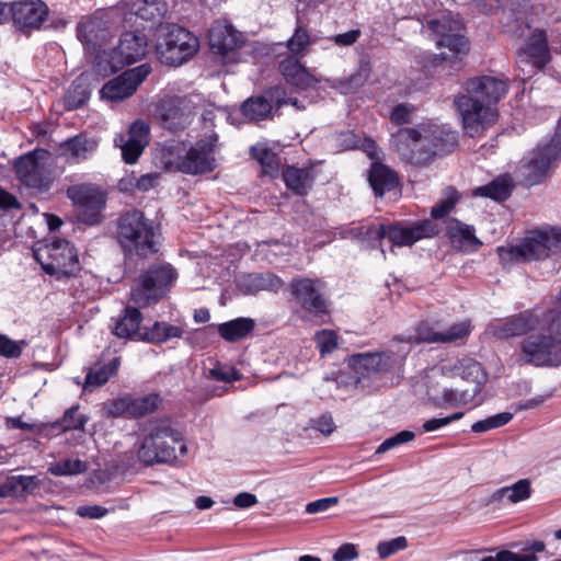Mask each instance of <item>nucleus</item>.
I'll use <instances>...</instances> for the list:
<instances>
[{
  "mask_svg": "<svg viewBox=\"0 0 561 561\" xmlns=\"http://www.w3.org/2000/svg\"><path fill=\"white\" fill-rule=\"evenodd\" d=\"M286 187L298 196H305L311 190L314 176L310 169L288 165L283 170Z\"/></svg>",
  "mask_w": 561,
  "mask_h": 561,
  "instance_id": "72a5a7b5",
  "label": "nucleus"
},
{
  "mask_svg": "<svg viewBox=\"0 0 561 561\" xmlns=\"http://www.w3.org/2000/svg\"><path fill=\"white\" fill-rule=\"evenodd\" d=\"M48 15V7L41 0H24L11 3V19L23 31L37 30Z\"/></svg>",
  "mask_w": 561,
  "mask_h": 561,
  "instance_id": "412c9836",
  "label": "nucleus"
},
{
  "mask_svg": "<svg viewBox=\"0 0 561 561\" xmlns=\"http://www.w3.org/2000/svg\"><path fill=\"white\" fill-rule=\"evenodd\" d=\"M278 69L285 81L299 91L313 88L318 80L295 56H288L279 62Z\"/></svg>",
  "mask_w": 561,
  "mask_h": 561,
  "instance_id": "a878e982",
  "label": "nucleus"
},
{
  "mask_svg": "<svg viewBox=\"0 0 561 561\" xmlns=\"http://www.w3.org/2000/svg\"><path fill=\"white\" fill-rule=\"evenodd\" d=\"M198 39L186 28L170 25L159 38L157 54L162 64L180 66L192 58L198 50Z\"/></svg>",
  "mask_w": 561,
  "mask_h": 561,
  "instance_id": "9b49d317",
  "label": "nucleus"
},
{
  "mask_svg": "<svg viewBox=\"0 0 561 561\" xmlns=\"http://www.w3.org/2000/svg\"><path fill=\"white\" fill-rule=\"evenodd\" d=\"M192 108L186 96L165 95L156 102L153 116L161 127L175 133L190 125Z\"/></svg>",
  "mask_w": 561,
  "mask_h": 561,
  "instance_id": "dca6fc26",
  "label": "nucleus"
},
{
  "mask_svg": "<svg viewBox=\"0 0 561 561\" xmlns=\"http://www.w3.org/2000/svg\"><path fill=\"white\" fill-rule=\"evenodd\" d=\"M87 470V465L80 459H66L53 463L48 471L57 477L72 476L82 473Z\"/></svg>",
  "mask_w": 561,
  "mask_h": 561,
  "instance_id": "864d4df0",
  "label": "nucleus"
},
{
  "mask_svg": "<svg viewBox=\"0 0 561 561\" xmlns=\"http://www.w3.org/2000/svg\"><path fill=\"white\" fill-rule=\"evenodd\" d=\"M108 22L103 15L84 16L77 25V36L87 47L96 49L101 47L110 37Z\"/></svg>",
  "mask_w": 561,
  "mask_h": 561,
  "instance_id": "393cba45",
  "label": "nucleus"
},
{
  "mask_svg": "<svg viewBox=\"0 0 561 561\" xmlns=\"http://www.w3.org/2000/svg\"><path fill=\"white\" fill-rule=\"evenodd\" d=\"M183 456L187 447L182 434L165 421L151 422L141 445L138 448V459L146 466L159 462H171L176 459V448Z\"/></svg>",
  "mask_w": 561,
  "mask_h": 561,
  "instance_id": "20e7f679",
  "label": "nucleus"
},
{
  "mask_svg": "<svg viewBox=\"0 0 561 561\" xmlns=\"http://www.w3.org/2000/svg\"><path fill=\"white\" fill-rule=\"evenodd\" d=\"M465 90L467 93L457 96L455 105L465 131L470 137H476L496 123V104L507 93L508 83L501 78L480 76L467 80Z\"/></svg>",
  "mask_w": 561,
  "mask_h": 561,
  "instance_id": "f257e3e1",
  "label": "nucleus"
},
{
  "mask_svg": "<svg viewBox=\"0 0 561 561\" xmlns=\"http://www.w3.org/2000/svg\"><path fill=\"white\" fill-rule=\"evenodd\" d=\"M368 181L377 197H382L387 192H391L399 186L397 172L380 162L371 164Z\"/></svg>",
  "mask_w": 561,
  "mask_h": 561,
  "instance_id": "c756f323",
  "label": "nucleus"
},
{
  "mask_svg": "<svg viewBox=\"0 0 561 561\" xmlns=\"http://www.w3.org/2000/svg\"><path fill=\"white\" fill-rule=\"evenodd\" d=\"M531 494L530 482L527 479H522L511 486H504L493 493V501L506 500L511 503H518L527 500Z\"/></svg>",
  "mask_w": 561,
  "mask_h": 561,
  "instance_id": "37998d69",
  "label": "nucleus"
},
{
  "mask_svg": "<svg viewBox=\"0 0 561 561\" xmlns=\"http://www.w3.org/2000/svg\"><path fill=\"white\" fill-rule=\"evenodd\" d=\"M124 67V64L119 56L116 54L115 48L111 50H98L93 61V71L105 78Z\"/></svg>",
  "mask_w": 561,
  "mask_h": 561,
  "instance_id": "ea45409f",
  "label": "nucleus"
},
{
  "mask_svg": "<svg viewBox=\"0 0 561 561\" xmlns=\"http://www.w3.org/2000/svg\"><path fill=\"white\" fill-rule=\"evenodd\" d=\"M355 231L356 236L363 240L380 241L388 238L396 247H411L424 238H431L438 233L437 226L430 219L417 220L408 226L401 224L379 225L378 227L362 226Z\"/></svg>",
  "mask_w": 561,
  "mask_h": 561,
  "instance_id": "0eeeda50",
  "label": "nucleus"
},
{
  "mask_svg": "<svg viewBox=\"0 0 561 561\" xmlns=\"http://www.w3.org/2000/svg\"><path fill=\"white\" fill-rule=\"evenodd\" d=\"M470 333V324L469 322H459L451 325L447 332H442V341L440 343H449L457 340H461L469 335Z\"/></svg>",
  "mask_w": 561,
  "mask_h": 561,
  "instance_id": "e2e57ef3",
  "label": "nucleus"
},
{
  "mask_svg": "<svg viewBox=\"0 0 561 561\" xmlns=\"http://www.w3.org/2000/svg\"><path fill=\"white\" fill-rule=\"evenodd\" d=\"M540 324V318L536 313L524 311L504 321L492 323L489 329L493 336L497 339H508L529 334L538 329Z\"/></svg>",
  "mask_w": 561,
  "mask_h": 561,
  "instance_id": "4be33fe9",
  "label": "nucleus"
},
{
  "mask_svg": "<svg viewBox=\"0 0 561 561\" xmlns=\"http://www.w3.org/2000/svg\"><path fill=\"white\" fill-rule=\"evenodd\" d=\"M426 27L436 36L442 60L460 61L469 53V41L461 34L462 24L450 14L428 20Z\"/></svg>",
  "mask_w": 561,
  "mask_h": 561,
  "instance_id": "6e6552de",
  "label": "nucleus"
},
{
  "mask_svg": "<svg viewBox=\"0 0 561 561\" xmlns=\"http://www.w3.org/2000/svg\"><path fill=\"white\" fill-rule=\"evenodd\" d=\"M455 375L460 376L461 379L471 382L472 387L468 388L478 397L486 382V374L484 373L480 363L471 358H463L455 366Z\"/></svg>",
  "mask_w": 561,
  "mask_h": 561,
  "instance_id": "f704fd0d",
  "label": "nucleus"
},
{
  "mask_svg": "<svg viewBox=\"0 0 561 561\" xmlns=\"http://www.w3.org/2000/svg\"><path fill=\"white\" fill-rule=\"evenodd\" d=\"M518 51L524 58L533 59L538 66L545 67L550 61L547 35L540 30L535 31Z\"/></svg>",
  "mask_w": 561,
  "mask_h": 561,
  "instance_id": "473e14b6",
  "label": "nucleus"
},
{
  "mask_svg": "<svg viewBox=\"0 0 561 561\" xmlns=\"http://www.w3.org/2000/svg\"><path fill=\"white\" fill-rule=\"evenodd\" d=\"M175 278L170 265H152L141 276L137 288L131 289L130 298L139 306L158 301Z\"/></svg>",
  "mask_w": 561,
  "mask_h": 561,
  "instance_id": "2eb2a0df",
  "label": "nucleus"
},
{
  "mask_svg": "<svg viewBox=\"0 0 561 561\" xmlns=\"http://www.w3.org/2000/svg\"><path fill=\"white\" fill-rule=\"evenodd\" d=\"M47 153L46 150H34L16 159L14 170L19 180L24 185L32 188L48 187L49 179L42 162Z\"/></svg>",
  "mask_w": 561,
  "mask_h": 561,
  "instance_id": "6ab92c4d",
  "label": "nucleus"
},
{
  "mask_svg": "<svg viewBox=\"0 0 561 561\" xmlns=\"http://www.w3.org/2000/svg\"><path fill=\"white\" fill-rule=\"evenodd\" d=\"M408 547V541L404 536L396 537L391 540L381 541L377 546V551L380 559L391 557L398 551H401Z\"/></svg>",
  "mask_w": 561,
  "mask_h": 561,
  "instance_id": "13d9d810",
  "label": "nucleus"
},
{
  "mask_svg": "<svg viewBox=\"0 0 561 561\" xmlns=\"http://www.w3.org/2000/svg\"><path fill=\"white\" fill-rule=\"evenodd\" d=\"M513 417V414L510 412H502L492 416H489L484 420H480L474 422L471 425V431L473 433H484L493 428H499L501 426L506 425Z\"/></svg>",
  "mask_w": 561,
  "mask_h": 561,
  "instance_id": "5fc2aeb1",
  "label": "nucleus"
},
{
  "mask_svg": "<svg viewBox=\"0 0 561 561\" xmlns=\"http://www.w3.org/2000/svg\"><path fill=\"white\" fill-rule=\"evenodd\" d=\"M502 261H536L561 255V229L549 228L529 232L517 245L500 248Z\"/></svg>",
  "mask_w": 561,
  "mask_h": 561,
  "instance_id": "39448f33",
  "label": "nucleus"
},
{
  "mask_svg": "<svg viewBox=\"0 0 561 561\" xmlns=\"http://www.w3.org/2000/svg\"><path fill=\"white\" fill-rule=\"evenodd\" d=\"M516 65L518 68V77L526 81L531 78L533 75L543 69L542 66H538L530 58H524L523 54L517 51Z\"/></svg>",
  "mask_w": 561,
  "mask_h": 561,
  "instance_id": "680f3d73",
  "label": "nucleus"
},
{
  "mask_svg": "<svg viewBox=\"0 0 561 561\" xmlns=\"http://www.w3.org/2000/svg\"><path fill=\"white\" fill-rule=\"evenodd\" d=\"M370 72H371V67H370L369 61L362 60L359 62V66H358V69L356 70V72L351 75L350 78L347 79V82H346L347 87L350 89H357V88L364 85L367 82V80L369 79Z\"/></svg>",
  "mask_w": 561,
  "mask_h": 561,
  "instance_id": "052dcab7",
  "label": "nucleus"
},
{
  "mask_svg": "<svg viewBox=\"0 0 561 561\" xmlns=\"http://www.w3.org/2000/svg\"><path fill=\"white\" fill-rule=\"evenodd\" d=\"M477 396L469 389H444L439 396L435 397V404L439 408L460 407L474 401Z\"/></svg>",
  "mask_w": 561,
  "mask_h": 561,
  "instance_id": "c03bdc74",
  "label": "nucleus"
},
{
  "mask_svg": "<svg viewBox=\"0 0 561 561\" xmlns=\"http://www.w3.org/2000/svg\"><path fill=\"white\" fill-rule=\"evenodd\" d=\"M85 422L87 417H84L82 414H79L78 405H73L65 412L61 420H58L51 424V428L59 432L81 430L83 428Z\"/></svg>",
  "mask_w": 561,
  "mask_h": 561,
  "instance_id": "8fccbe9b",
  "label": "nucleus"
},
{
  "mask_svg": "<svg viewBox=\"0 0 561 561\" xmlns=\"http://www.w3.org/2000/svg\"><path fill=\"white\" fill-rule=\"evenodd\" d=\"M148 41L146 35L135 32H125L115 47L116 54L124 66L134 64L141 59L147 51Z\"/></svg>",
  "mask_w": 561,
  "mask_h": 561,
  "instance_id": "bb28decb",
  "label": "nucleus"
},
{
  "mask_svg": "<svg viewBox=\"0 0 561 561\" xmlns=\"http://www.w3.org/2000/svg\"><path fill=\"white\" fill-rule=\"evenodd\" d=\"M160 401L161 399L157 393H149L139 398L130 397V417H142L153 413Z\"/></svg>",
  "mask_w": 561,
  "mask_h": 561,
  "instance_id": "09e8293b",
  "label": "nucleus"
},
{
  "mask_svg": "<svg viewBox=\"0 0 561 561\" xmlns=\"http://www.w3.org/2000/svg\"><path fill=\"white\" fill-rule=\"evenodd\" d=\"M151 67L148 64H142L133 69L124 71L118 77L110 80L101 89V98L117 102L131 96L140 83L148 77Z\"/></svg>",
  "mask_w": 561,
  "mask_h": 561,
  "instance_id": "a211bd4d",
  "label": "nucleus"
},
{
  "mask_svg": "<svg viewBox=\"0 0 561 561\" xmlns=\"http://www.w3.org/2000/svg\"><path fill=\"white\" fill-rule=\"evenodd\" d=\"M414 106L409 103H400L396 105L390 114V119L397 125H403L411 122Z\"/></svg>",
  "mask_w": 561,
  "mask_h": 561,
  "instance_id": "0e129e2a",
  "label": "nucleus"
},
{
  "mask_svg": "<svg viewBox=\"0 0 561 561\" xmlns=\"http://www.w3.org/2000/svg\"><path fill=\"white\" fill-rule=\"evenodd\" d=\"M117 366L118 358H113L106 365L90 369L85 377L84 389L96 388L107 382V380L116 373Z\"/></svg>",
  "mask_w": 561,
  "mask_h": 561,
  "instance_id": "49530a36",
  "label": "nucleus"
},
{
  "mask_svg": "<svg viewBox=\"0 0 561 561\" xmlns=\"http://www.w3.org/2000/svg\"><path fill=\"white\" fill-rule=\"evenodd\" d=\"M410 350L408 346H402L398 351L356 353L348 356L347 363L357 375L370 377L376 374L389 373L401 366Z\"/></svg>",
  "mask_w": 561,
  "mask_h": 561,
  "instance_id": "ddd939ff",
  "label": "nucleus"
},
{
  "mask_svg": "<svg viewBox=\"0 0 561 561\" xmlns=\"http://www.w3.org/2000/svg\"><path fill=\"white\" fill-rule=\"evenodd\" d=\"M514 183L510 175H502L488 183L479 186L473 191V196L489 197L494 201L507 199L513 191Z\"/></svg>",
  "mask_w": 561,
  "mask_h": 561,
  "instance_id": "4c0bfd02",
  "label": "nucleus"
},
{
  "mask_svg": "<svg viewBox=\"0 0 561 561\" xmlns=\"http://www.w3.org/2000/svg\"><path fill=\"white\" fill-rule=\"evenodd\" d=\"M458 144L455 130L446 125L423 123L403 127L392 134L390 145L405 161L426 165L437 157L450 153Z\"/></svg>",
  "mask_w": 561,
  "mask_h": 561,
  "instance_id": "f03ea898",
  "label": "nucleus"
},
{
  "mask_svg": "<svg viewBox=\"0 0 561 561\" xmlns=\"http://www.w3.org/2000/svg\"><path fill=\"white\" fill-rule=\"evenodd\" d=\"M131 10L145 21L159 22L167 13L168 5L164 0H136Z\"/></svg>",
  "mask_w": 561,
  "mask_h": 561,
  "instance_id": "79ce46f5",
  "label": "nucleus"
},
{
  "mask_svg": "<svg viewBox=\"0 0 561 561\" xmlns=\"http://www.w3.org/2000/svg\"><path fill=\"white\" fill-rule=\"evenodd\" d=\"M262 95L263 98L267 99V102L271 104L272 110L274 106L276 108H280L282 106L287 104L286 90L283 87H272L265 90Z\"/></svg>",
  "mask_w": 561,
  "mask_h": 561,
  "instance_id": "338daca9",
  "label": "nucleus"
},
{
  "mask_svg": "<svg viewBox=\"0 0 561 561\" xmlns=\"http://www.w3.org/2000/svg\"><path fill=\"white\" fill-rule=\"evenodd\" d=\"M67 195L78 207L81 222L92 226L101 221L106 196L99 187L91 184L73 185L67 190Z\"/></svg>",
  "mask_w": 561,
  "mask_h": 561,
  "instance_id": "f3484780",
  "label": "nucleus"
},
{
  "mask_svg": "<svg viewBox=\"0 0 561 561\" xmlns=\"http://www.w3.org/2000/svg\"><path fill=\"white\" fill-rule=\"evenodd\" d=\"M396 341L404 343L403 346H408L410 348V344L412 343H440L442 332H437L434 328L426 321L421 322L416 329V335H409L407 337L397 336Z\"/></svg>",
  "mask_w": 561,
  "mask_h": 561,
  "instance_id": "de8ad7c7",
  "label": "nucleus"
},
{
  "mask_svg": "<svg viewBox=\"0 0 561 561\" xmlns=\"http://www.w3.org/2000/svg\"><path fill=\"white\" fill-rule=\"evenodd\" d=\"M255 328V322L251 318H237L218 324L219 335L227 342H237L247 337Z\"/></svg>",
  "mask_w": 561,
  "mask_h": 561,
  "instance_id": "e433bc0d",
  "label": "nucleus"
},
{
  "mask_svg": "<svg viewBox=\"0 0 561 561\" xmlns=\"http://www.w3.org/2000/svg\"><path fill=\"white\" fill-rule=\"evenodd\" d=\"M313 340L322 357L333 353L339 346V335L333 330L318 331Z\"/></svg>",
  "mask_w": 561,
  "mask_h": 561,
  "instance_id": "603ef678",
  "label": "nucleus"
},
{
  "mask_svg": "<svg viewBox=\"0 0 561 561\" xmlns=\"http://www.w3.org/2000/svg\"><path fill=\"white\" fill-rule=\"evenodd\" d=\"M251 156L260 163L264 175L271 178L278 175L280 159L277 153L266 146L257 144L251 147Z\"/></svg>",
  "mask_w": 561,
  "mask_h": 561,
  "instance_id": "a19ab883",
  "label": "nucleus"
},
{
  "mask_svg": "<svg viewBox=\"0 0 561 561\" xmlns=\"http://www.w3.org/2000/svg\"><path fill=\"white\" fill-rule=\"evenodd\" d=\"M522 545L520 550L527 552L524 556H519L508 550L499 551L495 556L488 554L492 552L493 549H476V550H466V551H457L456 558L461 559L462 561H537V558L534 554L542 552L546 548L545 542L541 540L534 541H525Z\"/></svg>",
  "mask_w": 561,
  "mask_h": 561,
  "instance_id": "aec40b11",
  "label": "nucleus"
},
{
  "mask_svg": "<svg viewBox=\"0 0 561 561\" xmlns=\"http://www.w3.org/2000/svg\"><path fill=\"white\" fill-rule=\"evenodd\" d=\"M309 45V34L302 27H297L295 34L288 39L287 47L294 54L301 53Z\"/></svg>",
  "mask_w": 561,
  "mask_h": 561,
  "instance_id": "69168bd1",
  "label": "nucleus"
},
{
  "mask_svg": "<svg viewBox=\"0 0 561 561\" xmlns=\"http://www.w3.org/2000/svg\"><path fill=\"white\" fill-rule=\"evenodd\" d=\"M217 135H210L199 139L192 146L184 156H180L183 151L180 145L173 146L171 152H176V160L165 159V168L170 171H180L186 174H204L215 169V158L213 152L216 146Z\"/></svg>",
  "mask_w": 561,
  "mask_h": 561,
  "instance_id": "1a4fd4ad",
  "label": "nucleus"
},
{
  "mask_svg": "<svg viewBox=\"0 0 561 561\" xmlns=\"http://www.w3.org/2000/svg\"><path fill=\"white\" fill-rule=\"evenodd\" d=\"M523 364L541 366L561 365V348L550 334L530 333L519 344Z\"/></svg>",
  "mask_w": 561,
  "mask_h": 561,
  "instance_id": "4468645a",
  "label": "nucleus"
},
{
  "mask_svg": "<svg viewBox=\"0 0 561 561\" xmlns=\"http://www.w3.org/2000/svg\"><path fill=\"white\" fill-rule=\"evenodd\" d=\"M320 279L294 277L289 283L290 294L297 305L296 313L302 321L322 324L330 314L329 301L323 294Z\"/></svg>",
  "mask_w": 561,
  "mask_h": 561,
  "instance_id": "423d86ee",
  "label": "nucleus"
},
{
  "mask_svg": "<svg viewBox=\"0 0 561 561\" xmlns=\"http://www.w3.org/2000/svg\"><path fill=\"white\" fill-rule=\"evenodd\" d=\"M208 39L210 47L220 55H227L244 44V36L241 32L227 21H215L209 31Z\"/></svg>",
  "mask_w": 561,
  "mask_h": 561,
  "instance_id": "b1692460",
  "label": "nucleus"
},
{
  "mask_svg": "<svg viewBox=\"0 0 561 561\" xmlns=\"http://www.w3.org/2000/svg\"><path fill=\"white\" fill-rule=\"evenodd\" d=\"M41 485L36 476H10L0 484L1 497H26Z\"/></svg>",
  "mask_w": 561,
  "mask_h": 561,
  "instance_id": "7c9ffc66",
  "label": "nucleus"
},
{
  "mask_svg": "<svg viewBox=\"0 0 561 561\" xmlns=\"http://www.w3.org/2000/svg\"><path fill=\"white\" fill-rule=\"evenodd\" d=\"M548 331L556 343L561 344V307L559 306L557 310L549 313Z\"/></svg>",
  "mask_w": 561,
  "mask_h": 561,
  "instance_id": "774afa93",
  "label": "nucleus"
},
{
  "mask_svg": "<svg viewBox=\"0 0 561 561\" xmlns=\"http://www.w3.org/2000/svg\"><path fill=\"white\" fill-rule=\"evenodd\" d=\"M149 126L138 119L130 125L126 138L123 135L115 138V145L121 147L123 160L127 164H133L138 160L149 144Z\"/></svg>",
  "mask_w": 561,
  "mask_h": 561,
  "instance_id": "5701e85b",
  "label": "nucleus"
},
{
  "mask_svg": "<svg viewBox=\"0 0 561 561\" xmlns=\"http://www.w3.org/2000/svg\"><path fill=\"white\" fill-rule=\"evenodd\" d=\"M116 234L125 253L146 257L158 252L154 224L138 209L127 210L119 216Z\"/></svg>",
  "mask_w": 561,
  "mask_h": 561,
  "instance_id": "7ed1b4c3",
  "label": "nucleus"
},
{
  "mask_svg": "<svg viewBox=\"0 0 561 561\" xmlns=\"http://www.w3.org/2000/svg\"><path fill=\"white\" fill-rule=\"evenodd\" d=\"M459 201V194L454 187H448L446 197L435 205L431 210V216L434 219H440L450 213Z\"/></svg>",
  "mask_w": 561,
  "mask_h": 561,
  "instance_id": "6e6d98bb",
  "label": "nucleus"
},
{
  "mask_svg": "<svg viewBox=\"0 0 561 561\" xmlns=\"http://www.w3.org/2000/svg\"><path fill=\"white\" fill-rule=\"evenodd\" d=\"M99 147V141L94 137H88L85 134L76 135L60 145L61 154L68 161L79 163L89 159Z\"/></svg>",
  "mask_w": 561,
  "mask_h": 561,
  "instance_id": "cd10ccee",
  "label": "nucleus"
},
{
  "mask_svg": "<svg viewBox=\"0 0 561 561\" xmlns=\"http://www.w3.org/2000/svg\"><path fill=\"white\" fill-rule=\"evenodd\" d=\"M249 288L253 291L277 290L283 282L272 273L251 274L248 276Z\"/></svg>",
  "mask_w": 561,
  "mask_h": 561,
  "instance_id": "3c124183",
  "label": "nucleus"
},
{
  "mask_svg": "<svg viewBox=\"0 0 561 561\" xmlns=\"http://www.w3.org/2000/svg\"><path fill=\"white\" fill-rule=\"evenodd\" d=\"M561 158V131L557 130L549 142L539 145L527 160L519 165L524 181L527 185L541 183L550 170Z\"/></svg>",
  "mask_w": 561,
  "mask_h": 561,
  "instance_id": "f8f14e48",
  "label": "nucleus"
},
{
  "mask_svg": "<svg viewBox=\"0 0 561 561\" xmlns=\"http://www.w3.org/2000/svg\"><path fill=\"white\" fill-rule=\"evenodd\" d=\"M26 345L24 340L13 341L7 335L0 334V355L8 358H18L22 354V347Z\"/></svg>",
  "mask_w": 561,
  "mask_h": 561,
  "instance_id": "bf43d9fd",
  "label": "nucleus"
},
{
  "mask_svg": "<svg viewBox=\"0 0 561 561\" xmlns=\"http://www.w3.org/2000/svg\"><path fill=\"white\" fill-rule=\"evenodd\" d=\"M141 321V312L136 307L127 306L123 314L116 320L112 333L119 339L140 341L144 330L140 325Z\"/></svg>",
  "mask_w": 561,
  "mask_h": 561,
  "instance_id": "c85d7f7f",
  "label": "nucleus"
},
{
  "mask_svg": "<svg viewBox=\"0 0 561 561\" xmlns=\"http://www.w3.org/2000/svg\"><path fill=\"white\" fill-rule=\"evenodd\" d=\"M90 98V91L82 77L72 82L65 95V107L76 110L82 106Z\"/></svg>",
  "mask_w": 561,
  "mask_h": 561,
  "instance_id": "a18cd8bd",
  "label": "nucleus"
},
{
  "mask_svg": "<svg viewBox=\"0 0 561 561\" xmlns=\"http://www.w3.org/2000/svg\"><path fill=\"white\" fill-rule=\"evenodd\" d=\"M271 104L263 95L247 99L241 105V113L251 122L271 119L273 117Z\"/></svg>",
  "mask_w": 561,
  "mask_h": 561,
  "instance_id": "58836bf2",
  "label": "nucleus"
},
{
  "mask_svg": "<svg viewBox=\"0 0 561 561\" xmlns=\"http://www.w3.org/2000/svg\"><path fill=\"white\" fill-rule=\"evenodd\" d=\"M34 256L47 274L58 278L75 276L80 271L77 251L65 239L54 240L34 251Z\"/></svg>",
  "mask_w": 561,
  "mask_h": 561,
  "instance_id": "9d476101",
  "label": "nucleus"
},
{
  "mask_svg": "<svg viewBox=\"0 0 561 561\" xmlns=\"http://www.w3.org/2000/svg\"><path fill=\"white\" fill-rule=\"evenodd\" d=\"M446 234L451 243L459 248L470 247L478 249L482 244L476 237L474 227L463 224L456 218H449L446 221Z\"/></svg>",
  "mask_w": 561,
  "mask_h": 561,
  "instance_id": "2f4dec72",
  "label": "nucleus"
},
{
  "mask_svg": "<svg viewBox=\"0 0 561 561\" xmlns=\"http://www.w3.org/2000/svg\"><path fill=\"white\" fill-rule=\"evenodd\" d=\"M184 330L164 321H156L150 328H144L140 341L162 344L172 339H181Z\"/></svg>",
  "mask_w": 561,
  "mask_h": 561,
  "instance_id": "c9c22d12",
  "label": "nucleus"
},
{
  "mask_svg": "<svg viewBox=\"0 0 561 561\" xmlns=\"http://www.w3.org/2000/svg\"><path fill=\"white\" fill-rule=\"evenodd\" d=\"M104 413L106 416L111 417H130V396L117 398L105 404Z\"/></svg>",
  "mask_w": 561,
  "mask_h": 561,
  "instance_id": "4d7b16f0",
  "label": "nucleus"
}]
</instances>
